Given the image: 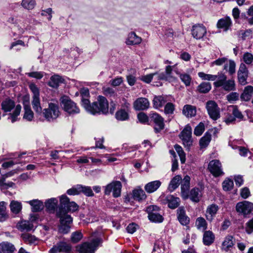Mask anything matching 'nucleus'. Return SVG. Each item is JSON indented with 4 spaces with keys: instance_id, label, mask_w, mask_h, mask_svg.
Masks as SVG:
<instances>
[{
    "instance_id": "f257e3e1",
    "label": "nucleus",
    "mask_w": 253,
    "mask_h": 253,
    "mask_svg": "<svg viewBox=\"0 0 253 253\" xmlns=\"http://www.w3.org/2000/svg\"><path fill=\"white\" fill-rule=\"evenodd\" d=\"M108 102L106 98L102 96H99L97 101L92 104L88 99L83 100V107L88 113L92 115L106 114L108 112Z\"/></svg>"
},
{
    "instance_id": "f03ea898",
    "label": "nucleus",
    "mask_w": 253,
    "mask_h": 253,
    "mask_svg": "<svg viewBox=\"0 0 253 253\" xmlns=\"http://www.w3.org/2000/svg\"><path fill=\"white\" fill-rule=\"evenodd\" d=\"M56 214L59 218V232L63 234L68 233L70 231L73 223V218L61 209L57 210Z\"/></svg>"
},
{
    "instance_id": "7ed1b4c3",
    "label": "nucleus",
    "mask_w": 253,
    "mask_h": 253,
    "mask_svg": "<svg viewBox=\"0 0 253 253\" xmlns=\"http://www.w3.org/2000/svg\"><path fill=\"white\" fill-rule=\"evenodd\" d=\"M217 79L213 83L215 87H221L226 91L235 90V83L233 79L227 80L226 75L222 72L217 73Z\"/></svg>"
},
{
    "instance_id": "20e7f679",
    "label": "nucleus",
    "mask_w": 253,
    "mask_h": 253,
    "mask_svg": "<svg viewBox=\"0 0 253 253\" xmlns=\"http://www.w3.org/2000/svg\"><path fill=\"white\" fill-rule=\"evenodd\" d=\"M42 114L46 120L49 122L53 121L60 115L58 104L57 102L49 103L48 108L44 109Z\"/></svg>"
},
{
    "instance_id": "39448f33",
    "label": "nucleus",
    "mask_w": 253,
    "mask_h": 253,
    "mask_svg": "<svg viewBox=\"0 0 253 253\" xmlns=\"http://www.w3.org/2000/svg\"><path fill=\"white\" fill-rule=\"evenodd\" d=\"M102 239L99 237L93 239L90 242H85L78 248L79 253H94L97 248L101 244Z\"/></svg>"
},
{
    "instance_id": "423d86ee",
    "label": "nucleus",
    "mask_w": 253,
    "mask_h": 253,
    "mask_svg": "<svg viewBox=\"0 0 253 253\" xmlns=\"http://www.w3.org/2000/svg\"><path fill=\"white\" fill-rule=\"evenodd\" d=\"M61 105L63 110L70 115L79 113L80 109L76 104L69 97L64 96L60 98Z\"/></svg>"
},
{
    "instance_id": "0eeeda50",
    "label": "nucleus",
    "mask_w": 253,
    "mask_h": 253,
    "mask_svg": "<svg viewBox=\"0 0 253 253\" xmlns=\"http://www.w3.org/2000/svg\"><path fill=\"white\" fill-rule=\"evenodd\" d=\"M60 207L57 210L65 211L66 213L68 211L74 212L79 209L78 205L74 202H70L66 195H63L60 197Z\"/></svg>"
},
{
    "instance_id": "6e6552de",
    "label": "nucleus",
    "mask_w": 253,
    "mask_h": 253,
    "mask_svg": "<svg viewBox=\"0 0 253 253\" xmlns=\"http://www.w3.org/2000/svg\"><path fill=\"white\" fill-rule=\"evenodd\" d=\"M176 65L177 64L172 66H166L164 72L158 73V80H164L169 82L173 81L175 78L172 75V71L175 72L176 74H179V72L176 68Z\"/></svg>"
},
{
    "instance_id": "1a4fd4ad",
    "label": "nucleus",
    "mask_w": 253,
    "mask_h": 253,
    "mask_svg": "<svg viewBox=\"0 0 253 253\" xmlns=\"http://www.w3.org/2000/svg\"><path fill=\"white\" fill-rule=\"evenodd\" d=\"M104 188V194L106 195H109L112 192L113 196L115 198H117L121 196L122 184L119 181H113Z\"/></svg>"
},
{
    "instance_id": "9d476101",
    "label": "nucleus",
    "mask_w": 253,
    "mask_h": 253,
    "mask_svg": "<svg viewBox=\"0 0 253 253\" xmlns=\"http://www.w3.org/2000/svg\"><path fill=\"white\" fill-rule=\"evenodd\" d=\"M236 210L240 214L248 217L253 211V203L247 201L240 202L237 204Z\"/></svg>"
},
{
    "instance_id": "9b49d317",
    "label": "nucleus",
    "mask_w": 253,
    "mask_h": 253,
    "mask_svg": "<svg viewBox=\"0 0 253 253\" xmlns=\"http://www.w3.org/2000/svg\"><path fill=\"white\" fill-rule=\"evenodd\" d=\"M160 208L155 205H151L147 208L146 211L148 214V217L152 222H162L164 218L160 214Z\"/></svg>"
},
{
    "instance_id": "f8f14e48",
    "label": "nucleus",
    "mask_w": 253,
    "mask_h": 253,
    "mask_svg": "<svg viewBox=\"0 0 253 253\" xmlns=\"http://www.w3.org/2000/svg\"><path fill=\"white\" fill-rule=\"evenodd\" d=\"M206 109L210 118L212 120H216L220 118V108L215 101H208L206 103Z\"/></svg>"
},
{
    "instance_id": "ddd939ff",
    "label": "nucleus",
    "mask_w": 253,
    "mask_h": 253,
    "mask_svg": "<svg viewBox=\"0 0 253 253\" xmlns=\"http://www.w3.org/2000/svg\"><path fill=\"white\" fill-rule=\"evenodd\" d=\"M7 22L13 24V30L17 32L18 35H22L25 30L28 29V26L26 23L21 22L14 17H10L7 20Z\"/></svg>"
},
{
    "instance_id": "4468645a",
    "label": "nucleus",
    "mask_w": 253,
    "mask_h": 253,
    "mask_svg": "<svg viewBox=\"0 0 253 253\" xmlns=\"http://www.w3.org/2000/svg\"><path fill=\"white\" fill-rule=\"evenodd\" d=\"M192 128L189 125H186L183 130L181 132L179 136L183 141V145L189 147L192 143L191 139Z\"/></svg>"
},
{
    "instance_id": "2eb2a0df",
    "label": "nucleus",
    "mask_w": 253,
    "mask_h": 253,
    "mask_svg": "<svg viewBox=\"0 0 253 253\" xmlns=\"http://www.w3.org/2000/svg\"><path fill=\"white\" fill-rule=\"evenodd\" d=\"M208 169L212 175L215 177L224 174L221 168V164L219 160H213L211 161L209 164Z\"/></svg>"
},
{
    "instance_id": "dca6fc26",
    "label": "nucleus",
    "mask_w": 253,
    "mask_h": 253,
    "mask_svg": "<svg viewBox=\"0 0 253 253\" xmlns=\"http://www.w3.org/2000/svg\"><path fill=\"white\" fill-rule=\"evenodd\" d=\"M162 198L163 203L167 204L168 207L171 209L177 208L180 203V199L172 195H168Z\"/></svg>"
},
{
    "instance_id": "f3484780",
    "label": "nucleus",
    "mask_w": 253,
    "mask_h": 253,
    "mask_svg": "<svg viewBox=\"0 0 253 253\" xmlns=\"http://www.w3.org/2000/svg\"><path fill=\"white\" fill-rule=\"evenodd\" d=\"M206 33L207 29L202 24H197L192 27V35L197 40L203 39Z\"/></svg>"
},
{
    "instance_id": "a211bd4d",
    "label": "nucleus",
    "mask_w": 253,
    "mask_h": 253,
    "mask_svg": "<svg viewBox=\"0 0 253 253\" xmlns=\"http://www.w3.org/2000/svg\"><path fill=\"white\" fill-rule=\"evenodd\" d=\"M151 120L154 123V129L156 132H160L164 128V119L157 113H152L150 115Z\"/></svg>"
},
{
    "instance_id": "6ab92c4d",
    "label": "nucleus",
    "mask_w": 253,
    "mask_h": 253,
    "mask_svg": "<svg viewBox=\"0 0 253 253\" xmlns=\"http://www.w3.org/2000/svg\"><path fill=\"white\" fill-rule=\"evenodd\" d=\"M71 249L70 244L66 242H59L53 246L49 251L50 253H57L58 252H68Z\"/></svg>"
},
{
    "instance_id": "aec40b11",
    "label": "nucleus",
    "mask_w": 253,
    "mask_h": 253,
    "mask_svg": "<svg viewBox=\"0 0 253 253\" xmlns=\"http://www.w3.org/2000/svg\"><path fill=\"white\" fill-rule=\"evenodd\" d=\"M219 207L214 204H211L208 206L206 211L205 216L206 219L210 222H211L216 214Z\"/></svg>"
},
{
    "instance_id": "412c9836",
    "label": "nucleus",
    "mask_w": 253,
    "mask_h": 253,
    "mask_svg": "<svg viewBox=\"0 0 253 253\" xmlns=\"http://www.w3.org/2000/svg\"><path fill=\"white\" fill-rule=\"evenodd\" d=\"M149 107V102L146 98H137L133 103V107L136 110H144Z\"/></svg>"
},
{
    "instance_id": "4be33fe9",
    "label": "nucleus",
    "mask_w": 253,
    "mask_h": 253,
    "mask_svg": "<svg viewBox=\"0 0 253 253\" xmlns=\"http://www.w3.org/2000/svg\"><path fill=\"white\" fill-rule=\"evenodd\" d=\"M177 217L179 222L182 225H187L189 223V218L186 215L183 207H179L177 210Z\"/></svg>"
},
{
    "instance_id": "5701e85b",
    "label": "nucleus",
    "mask_w": 253,
    "mask_h": 253,
    "mask_svg": "<svg viewBox=\"0 0 253 253\" xmlns=\"http://www.w3.org/2000/svg\"><path fill=\"white\" fill-rule=\"evenodd\" d=\"M190 178L189 176L186 175L181 182V196L184 199L188 197L189 189L190 187Z\"/></svg>"
},
{
    "instance_id": "b1692460",
    "label": "nucleus",
    "mask_w": 253,
    "mask_h": 253,
    "mask_svg": "<svg viewBox=\"0 0 253 253\" xmlns=\"http://www.w3.org/2000/svg\"><path fill=\"white\" fill-rule=\"evenodd\" d=\"M162 182L160 180H155L148 182L144 186L145 191L149 194L157 191L161 186Z\"/></svg>"
},
{
    "instance_id": "393cba45",
    "label": "nucleus",
    "mask_w": 253,
    "mask_h": 253,
    "mask_svg": "<svg viewBox=\"0 0 253 253\" xmlns=\"http://www.w3.org/2000/svg\"><path fill=\"white\" fill-rule=\"evenodd\" d=\"M23 105L24 109L23 119L28 121H31L34 118V113L31 110L29 101H24Z\"/></svg>"
},
{
    "instance_id": "a878e982",
    "label": "nucleus",
    "mask_w": 253,
    "mask_h": 253,
    "mask_svg": "<svg viewBox=\"0 0 253 253\" xmlns=\"http://www.w3.org/2000/svg\"><path fill=\"white\" fill-rule=\"evenodd\" d=\"M133 198L135 200L141 202L146 199L147 196L143 190L138 187L132 191Z\"/></svg>"
},
{
    "instance_id": "bb28decb",
    "label": "nucleus",
    "mask_w": 253,
    "mask_h": 253,
    "mask_svg": "<svg viewBox=\"0 0 253 253\" xmlns=\"http://www.w3.org/2000/svg\"><path fill=\"white\" fill-rule=\"evenodd\" d=\"M232 25V21L229 17H225L218 20L217 23L218 28L223 29L224 31H227Z\"/></svg>"
},
{
    "instance_id": "cd10ccee",
    "label": "nucleus",
    "mask_w": 253,
    "mask_h": 253,
    "mask_svg": "<svg viewBox=\"0 0 253 253\" xmlns=\"http://www.w3.org/2000/svg\"><path fill=\"white\" fill-rule=\"evenodd\" d=\"M27 202L31 206V210L33 212L40 211L44 208L43 202L39 200H33Z\"/></svg>"
},
{
    "instance_id": "c85d7f7f",
    "label": "nucleus",
    "mask_w": 253,
    "mask_h": 253,
    "mask_svg": "<svg viewBox=\"0 0 253 253\" xmlns=\"http://www.w3.org/2000/svg\"><path fill=\"white\" fill-rule=\"evenodd\" d=\"M17 228L22 232H28L33 229L34 225L31 221L26 220L21 221L17 224Z\"/></svg>"
},
{
    "instance_id": "c756f323",
    "label": "nucleus",
    "mask_w": 253,
    "mask_h": 253,
    "mask_svg": "<svg viewBox=\"0 0 253 253\" xmlns=\"http://www.w3.org/2000/svg\"><path fill=\"white\" fill-rule=\"evenodd\" d=\"M196 108L191 105H185L182 110L183 114L187 118H191L196 114Z\"/></svg>"
},
{
    "instance_id": "7c9ffc66",
    "label": "nucleus",
    "mask_w": 253,
    "mask_h": 253,
    "mask_svg": "<svg viewBox=\"0 0 253 253\" xmlns=\"http://www.w3.org/2000/svg\"><path fill=\"white\" fill-rule=\"evenodd\" d=\"M58 200L52 198L46 200L45 202V206L46 210L50 213H53L57 208Z\"/></svg>"
},
{
    "instance_id": "2f4dec72",
    "label": "nucleus",
    "mask_w": 253,
    "mask_h": 253,
    "mask_svg": "<svg viewBox=\"0 0 253 253\" xmlns=\"http://www.w3.org/2000/svg\"><path fill=\"white\" fill-rule=\"evenodd\" d=\"M64 79L59 75H54L51 77L48 85L53 88H57L61 84L63 83Z\"/></svg>"
},
{
    "instance_id": "473e14b6",
    "label": "nucleus",
    "mask_w": 253,
    "mask_h": 253,
    "mask_svg": "<svg viewBox=\"0 0 253 253\" xmlns=\"http://www.w3.org/2000/svg\"><path fill=\"white\" fill-rule=\"evenodd\" d=\"M141 42V38L137 36L134 32H131L128 34L126 43L128 45L139 44Z\"/></svg>"
},
{
    "instance_id": "72a5a7b5",
    "label": "nucleus",
    "mask_w": 253,
    "mask_h": 253,
    "mask_svg": "<svg viewBox=\"0 0 253 253\" xmlns=\"http://www.w3.org/2000/svg\"><path fill=\"white\" fill-rule=\"evenodd\" d=\"M211 88V84L209 82L201 83L196 88V91L200 93H207L209 92Z\"/></svg>"
},
{
    "instance_id": "f704fd0d",
    "label": "nucleus",
    "mask_w": 253,
    "mask_h": 253,
    "mask_svg": "<svg viewBox=\"0 0 253 253\" xmlns=\"http://www.w3.org/2000/svg\"><path fill=\"white\" fill-rule=\"evenodd\" d=\"M202 195V192L198 188H194L190 191V198L192 201L197 203L199 202Z\"/></svg>"
},
{
    "instance_id": "c9c22d12",
    "label": "nucleus",
    "mask_w": 253,
    "mask_h": 253,
    "mask_svg": "<svg viewBox=\"0 0 253 253\" xmlns=\"http://www.w3.org/2000/svg\"><path fill=\"white\" fill-rule=\"evenodd\" d=\"M21 108V106L18 104L15 106L13 113H9L8 119L10 120L12 123H14L18 120V116L20 115Z\"/></svg>"
},
{
    "instance_id": "e433bc0d",
    "label": "nucleus",
    "mask_w": 253,
    "mask_h": 253,
    "mask_svg": "<svg viewBox=\"0 0 253 253\" xmlns=\"http://www.w3.org/2000/svg\"><path fill=\"white\" fill-rule=\"evenodd\" d=\"M214 240V236L212 232L207 231L205 232L203 235V243L206 246L211 244Z\"/></svg>"
},
{
    "instance_id": "4c0bfd02",
    "label": "nucleus",
    "mask_w": 253,
    "mask_h": 253,
    "mask_svg": "<svg viewBox=\"0 0 253 253\" xmlns=\"http://www.w3.org/2000/svg\"><path fill=\"white\" fill-rule=\"evenodd\" d=\"M14 107V102L10 99H6L1 103L2 109L4 112H10Z\"/></svg>"
},
{
    "instance_id": "58836bf2",
    "label": "nucleus",
    "mask_w": 253,
    "mask_h": 253,
    "mask_svg": "<svg viewBox=\"0 0 253 253\" xmlns=\"http://www.w3.org/2000/svg\"><path fill=\"white\" fill-rule=\"evenodd\" d=\"M115 116L116 118L119 121L127 120L129 118L128 110L121 109L116 112Z\"/></svg>"
},
{
    "instance_id": "ea45409f",
    "label": "nucleus",
    "mask_w": 253,
    "mask_h": 253,
    "mask_svg": "<svg viewBox=\"0 0 253 253\" xmlns=\"http://www.w3.org/2000/svg\"><path fill=\"white\" fill-rule=\"evenodd\" d=\"M32 105L36 113L39 115L42 114V108L41 106L40 97H33Z\"/></svg>"
},
{
    "instance_id": "a19ab883",
    "label": "nucleus",
    "mask_w": 253,
    "mask_h": 253,
    "mask_svg": "<svg viewBox=\"0 0 253 253\" xmlns=\"http://www.w3.org/2000/svg\"><path fill=\"white\" fill-rule=\"evenodd\" d=\"M253 93V86L248 85L246 86L244 90V92L241 94V98L245 101H249L250 100L252 95Z\"/></svg>"
},
{
    "instance_id": "79ce46f5",
    "label": "nucleus",
    "mask_w": 253,
    "mask_h": 253,
    "mask_svg": "<svg viewBox=\"0 0 253 253\" xmlns=\"http://www.w3.org/2000/svg\"><path fill=\"white\" fill-rule=\"evenodd\" d=\"M9 206L11 211L15 214L18 213L22 208L21 203L14 200L11 202Z\"/></svg>"
},
{
    "instance_id": "37998d69",
    "label": "nucleus",
    "mask_w": 253,
    "mask_h": 253,
    "mask_svg": "<svg viewBox=\"0 0 253 253\" xmlns=\"http://www.w3.org/2000/svg\"><path fill=\"white\" fill-rule=\"evenodd\" d=\"M236 64L233 60H229L224 65L223 69L228 71L229 75H232L235 73Z\"/></svg>"
},
{
    "instance_id": "c03bdc74",
    "label": "nucleus",
    "mask_w": 253,
    "mask_h": 253,
    "mask_svg": "<svg viewBox=\"0 0 253 253\" xmlns=\"http://www.w3.org/2000/svg\"><path fill=\"white\" fill-rule=\"evenodd\" d=\"M211 140V134L209 131L206 132L205 135L200 140V145L201 148L206 147Z\"/></svg>"
},
{
    "instance_id": "a18cd8bd",
    "label": "nucleus",
    "mask_w": 253,
    "mask_h": 253,
    "mask_svg": "<svg viewBox=\"0 0 253 253\" xmlns=\"http://www.w3.org/2000/svg\"><path fill=\"white\" fill-rule=\"evenodd\" d=\"M166 102V100L165 97L162 96H155L153 100L154 107L156 109L163 106Z\"/></svg>"
},
{
    "instance_id": "49530a36",
    "label": "nucleus",
    "mask_w": 253,
    "mask_h": 253,
    "mask_svg": "<svg viewBox=\"0 0 253 253\" xmlns=\"http://www.w3.org/2000/svg\"><path fill=\"white\" fill-rule=\"evenodd\" d=\"M180 180L181 177L180 176L176 175L174 176L170 181L169 185V190L171 192L174 191L179 186Z\"/></svg>"
},
{
    "instance_id": "de8ad7c7",
    "label": "nucleus",
    "mask_w": 253,
    "mask_h": 253,
    "mask_svg": "<svg viewBox=\"0 0 253 253\" xmlns=\"http://www.w3.org/2000/svg\"><path fill=\"white\" fill-rule=\"evenodd\" d=\"M195 225L199 230L204 231L207 228V222L205 218L202 217H199L197 218Z\"/></svg>"
},
{
    "instance_id": "09e8293b",
    "label": "nucleus",
    "mask_w": 253,
    "mask_h": 253,
    "mask_svg": "<svg viewBox=\"0 0 253 253\" xmlns=\"http://www.w3.org/2000/svg\"><path fill=\"white\" fill-rule=\"evenodd\" d=\"M234 245L233 238L231 236H229L225 238L222 243V249L225 251H228Z\"/></svg>"
},
{
    "instance_id": "8fccbe9b",
    "label": "nucleus",
    "mask_w": 253,
    "mask_h": 253,
    "mask_svg": "<svg viewBox=\"0 0 253 253\" xmlns=\"http://www.w3.org/2000/svg\"><path fill=\"white\" fill-rule=\"evenodd\" d=\"M36 5L35 0H22L21 2L22 6L28 10L34 9Z\"/></svg>"
},
{
    "instance_id": "3c124183",
    "label": "nucleus",
    "mask_w": 253,
    "mask_h": 253,
    "mask_svg": "<svg viewBox=\"0 0 253 253\" xmlns=\"http://www.w3.org/2000/svg\"><path fill=\"white\" fill-rule=\"evenodd\" d=\"M198 75L199 77L202 79L203 80H207L210 81H214L217 79V75H211V74H207L204 72H201L198 73Z\"/></svg>"
},
{
    "instance_id": "603ef678",
    "label": "nucleus",
    "mask_w": 253,
    "mask_h": 253,
    "mask_svg": "<svg viewBox=\"0 0 253 253\" xmlns=\"http://www.w3.org/2000/svg\"><path fill=\"white\" fill-rule=\"evenodd\" d=\"M233 181L230 178H226L222 182V188L225 191H230L233 188Z\"/></svg>"
},
{
    "instance_id": "864d4df0",
    "label": "nucleus",
    "mask_w": 253,
    "mask_h": 253,
    "mask_svg": "<svg viewBox=\"0 0 253 253\" xmlns=\"http://www.w3.org/2000/svg\"><path fill=\"white\" fill-rule=\"evenodd\" d=\"M154 77L158 80V72L142 76L140 77V80L145 83L149 84L152 81Z\"/></svg>"
},
{
    "instance_id": "5fc2aeb1",
    "label": "nucleus",
    "mask_w": 253,
    "mask_h": 253,
    "mask_svg": "<svg viewBox=\"0 0 253 253\" xmlns=\"http://www.w3.org/2000/svg\"><path fill=\"white\" fill-rule=\"evenodd\" d=\"M174 149L179 156L181 163L182 164H184L186 160L185 154L183 151L182 147L176 144L174 145Z\"/></svg>"
},
{
    "instance_id": "6e6d98bb",
    "label": "nucleus",
    "mask_w": 253,
    "mask_h": 253,
    "mask_svg": "<svg viewBox=\"0 0 253 253\" xmlns=\"http://www.w3.org/2000/svg\"><path fill=\"white\" fill-rule=\"evenodd\" d=\"M179 77L181 81L186 86H189L191 82V77L190 76L186 73L180 74L179 73Z\"/></svg>"
},
{
    "instance_id": "4d7b16f0",
    "label": "nucleus",
    "mask_w": 253,
    "mask_h": 253,
    "mask_svg": "<svg viewBox=\"0 0 253 253\" xmlns=\"http://www.w3.org/2000/svg\"><path fill=\"white\" fill-rule=\"evenodd\" d=\"M1 245L2 247H3L2 250L3 251V253H12L15 250L14 246L11 243L8 242L2 243H1Z\"/></svg>"
},
{
    "instance_id": "13d9d810",
    "label": "nucleus",
    "mask_w": 253,
    "mask_h": 253,
    "mask_svg": "<svg viewBox=\"0 0 253 253\" xmlns=\"http://www.w3.org/2000/svg\"><path fill=\"white\" fill-rule=\"evenodd\" d=\"M21 237L25 242L30 244L34 243L37 240V238L34 236L28 233H23Z\"/></svg>"
},
{
    "instance_id": "bf43d9fd",
    "label": "nucleus",
    "mask_w": 253,
    "mask_h": 253,
    "mask_svg": "<svg viewBox=\"0 0 253 253\" xmlns=\"http://www.w3.org/2000/svg\"><path fill=\"white\" fill-rule=\"evenodd\" d=\"M81 185H77L67 190V193L70 195H76L81 193Z\"/></svg>"
},
{
    "instance_id": "052dcab7",
    "label": "nucleus",
    "mask_w": 253,
    "mask_h": 253,
    "mask_svg": "<svg viewBox=\"0 0 253 253\" xmlns=\"http://www.w3.org/2000/svg\"><path fill=\"white\" fill-rule=\"evenodd\" d=\"M83 238V234L80 231L73 232L71 235V241L74 243H78Z\"/></svg>"
},
{
    "instance_id": "680f3d73",
    "label": "nucleus",
    "mask_w": 253,
    "mask_h": 253,
    "mask_svg": "<svg viewBox=\"0 0 253 253\" xmlns=\"http://www.w3.org/2000/svg\"><path fill=\"white\" fill-rule=\"evenodd\" d=\"M205 130V125L203 123H200L195 127L194 133L196 136H200Z\"/></svg>"
},
{
    "instance_id": "e2e57ef3",
    "label": "nucleus",
    "mask_w": 253,
    "mask_h": 253,
    "mask_svg": "<svg viewBox=\"0 0 253 253\" xmlns=\"http://www.w3.org/2000/svg\"><path fill=\"white\" fill-rule=\"evenodd\" d=\"M230 107L232 109V114L236 118L241 120L243 118V115L241 112L238 110L236 106H231Z\"/></svg>"
},
{
    "instance_id": "0e129e2a",
    "label": "nucleus",
    "mask_w": 253,
    "mask_h": 253,
    "mask_svg": "<svg viewBox=\"0 0 253 253\" xmlns=\"http://www.w3.org/2000/svg\"><path fill=\"white\" fill-rule=\"evenodd\" d=\"M81 193H83L87 196H93L94 194L90 187L84 186L81 185Z\"/></svg>"
},
{
    "instance_id": "69168bd1",
    "label": "nucleus",
    "mask_w": 253,
    "mask_h": 253,
    "mask_svg": "<svg viewBox=\"0 0 253 253\" xmlns=\"http://www.w3.org/2000/svg\"><path fill=\"white\" fill-rule=\"evenodd\" d=\"M26 74L29 77L40 80L43 77L44 73L43 72H32L26 73Z\"/></svg>"
},
{
    "instance_id": "338daca9",
    "label": "nucleus",
    "mask_w": 253,
    "mask_h": 253,
    "mask_svg": "<svg viewBox=\"0 0 253 253\" xmlns=\"http://www.w3.org/2000/svg\"><path fill=\"white\" fill-rule=\"evenodd\" d=\"M243 60L247 64H251L253 61V55L250 53H245L243 57Z\"/></svg>"
},
{
    "instance_id": "774afa93",
    "label": "nucleus",
    "mask_w": 253,
    "mask_h": 253,
    "mask_svg": "<svg viewBox=\"0 0 253 253\" xmlns=\"http://www.w3.org/2000/svg\"><path fill=\"white\" fill-rule=\"evenodd\" d=\"M227 100L232 103L239 99V94L237 92H233L229 93L226 96Z\"/></svg>"
}]
</instances>
